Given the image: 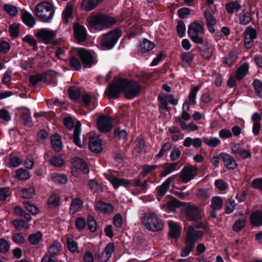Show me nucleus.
Masks as SVG:
<instances>
[{
  "instance_id": "1",
  "label": "nucleus",
  "mask_w": 262,
  "mask_h": 262,
  "mask_svg": "<svg viewBox=\"0 0 262 262\" xmlns=\"http://www.w3.org/2000/svg\"><path fill=\"white\" fill-rule=\"evenodd\" d=\"M116 19L112 16L98 14L89 18V27L92 31H102L114 25Z\"/></svg>"
},
{
  "instance_id": "2",
  "label": "nucleus",
  "mask_w": 262,
  "mask_h": 262,
  "mask_svg": "<svg viewBox=\"0 0 262 262\" xmlns=\"http://www.w3.org/2000/svg\"><path fill=\"white\" fill-rule=\"evenodd\" d=\"M107 179L111 183L115 189H117L120 186H123L126 188L138 187L140 188L139 193L144 192L147 189V181H144L143 182H142L140 179L131 180L118 178L113 176L108 177Z\"/></svg>"
},
{
  "instance_id": "3",
  "label": "nucleus",
  "mask_w": 262,
  "mask_h": 262,
  "mask_svg": "<svg viewBox=\"0 0 262 262\" xmlns=\"http://www.w3.org/2000/svg\"><path fill=\"white\" fill-rule=\"evenodd\" d=\"M35 11L36 16L45 23L50 22L54 14L52 5L46 2L39 3L36 6Z\"/></svg>"
},
{
  "instance_id": "4",
  "label": "nucleus",
  "mask_w": 262,
  "mask_h": 262,
  "mask_svg": "<svg viewBox=\"0 0 262 262\" xmlns=\"http://www.w3.org/2000/svg\"><path fill=\"white\" fill-rule=\"evenodd\" d=\"M121 31L118 29L110 31L100 37L101 45L107 50L113 49L121 36Z\"/></svg>"
},
{
  "instance_id": "5",
  "label": "nucleus",
  "mask_w": 262,
  "mask_h": 262,
  "mask_svg": "<svg viewBox=\"0 0 262 262\" xmlns=\"http://www.w3.org/2000/svg\"><path fill=\"white\" fill-rule=\"evenodd\" d=\"M204 31V24L202 21H194L188 28V34L190 39L198 44H202L203 42V38L199 35L203 34Z\"/></svg>"
},
{
  "instance_id": "6",
  "label": "nucleus",
  "mask_w": 262,
  "mask_h": 262,
  "mask_svg": "<svg viewBox=\"0 0 262 262\" xmlns=\"http://www.w3.org/2000/svg\"><path fill=\"white\" fill-rule=\"evenodd\" d=\"M142 222L148 230L152 231L160 230L163 226L162 221L154 213L145 214L142 219Z\"/></svg>"
},
{
  "instance_id": "7",
  "label": "nucleus",
  "mask_w": 262,
  "mask_h": 262,
  "mask_svg": "<svg viewBox=\"0 0 262 262\" xmlns=\"http://www.w3.org/2000/svg\"><path fill=\"white\" fill-rule=\"evenodd\" d=\"M120 84L122 85V91L124 93L125 97L127 99L135 98L140 92V86L135 81L122 79Z\"/></svg>"
},
{
  "instance_id": "8",
  "label": "nucleus",
  "mask_w": 262,
  "mask_h": 262,
  "mask_svg": "<svg viewBox=\"0 0 262 262\" xmlns=\"http://www.w3.org/2000/svg\"><path fill=\"white\" fill-rule=\"evenodd\" d=\"M204 227L205 225L203 223L195 227L189 226L186 233V241L195 244L196 241L202 237L204 233L203 231L199 228H203Z\"/></svg>"
},
{
  "instance_id": "9",
  "label": "nucleus",
  "mask_w": 262,
  "mask_h": 262,
  "mask_svg": "<svg viewBox=\"0 0 262 262\" xmlns=\"http://www.w3.org/2000/svg\"><path fill=\"white\" fill-rule=\"evenodd\" d=\"M184 212L189 221H196L201 218V209L195 205L188 204L184 208Z\"/></svg>"
},
{
  "instance_id": "10",
  "label": "nucleus",
  "mask_w": 262,
  "mask_h": 262,
  "mask_svg": "<svg viewBox=\"0 0 262 262\" xmlns=\"http://www.w3.org/2000/svg\"><path fill=\"white\" fill-rule=\"evenodd\" d=\"M77 54L84 68H90L95 63L93 55L88 50L84 48H79L77 49Z\"/></svg>"
},
{
  "instance_id": "11",
  "label": "nucleus",
  "mask_w": 262,
  "mask_h": 262,
  "mask_svg": "<svg viewBox=\"0 0 262 262\" xmlns=\"http://www.w3.org/2000/svg\"><path fill=\"white\" fill-rule=\"evenodd\" d=\"M198 168L192 165H187L183 167L180 174V177L184 183H188L196 175Z\"/></svg>"
},
{
  "instance_id": "12",
  "label": "nucleus",
  "mask_w": 262,
  "mask_h": 262,
  "mask_svg": "<svg viewBox=\"0 0 262 262\" xmlns=\"http://www.w3.org/2000/svg\"><path fill=\"white\" fill-rule=\"evenodd\" d=\"M89 139V147L90 149L94 152L99 153L102 151L101 141L99 137L94 133L88 135Z\"/></svg>"
},
{
  "instance_id": "13",
  "label": "nucleus",
  "mask_w": 262,
  "mask_h": 262,
  "mask_svg": "<svg viewBox=\"0 0 262 262\" xmlns=\"http://www.w3.org/2000/svg\"><path fill=\"white\" fill-rule=\"evenodd\" d=\"M97 125L98 129L102 132H108L113 127L112 119L105 115L98 117Z\"/></svg>"
},
{
  "instance_id": "14",
  "label": "nucleus",
  "mask_w": 262,
  "mask_h": 262,
  "mask_svg": "<svg viewBox=\"0 0 262 262\" xmlns=\"http://www.w3.org/2000/svg\"><path fill=\"white\" fill-rule=\"evenodd\" d=\"M122 82V79H118L110 85L106 91L109 98L115 99L118 98L120 93L122 91L123 87L120 84Z\"/></svg>"
},
{
  "instance_id": "15",
  "label": "nucleus",
  "mask_w": 262,
  "mask_h": 262,
  "mask_svg": "<svg viewBox=\"0 0 262 262\" xmlns=\"http://www.w3.org/2000/svg\"><path fill=\"white\" fill-rule=\"evenodd\" d=\"M73 168L72 169V173L75 177L78 176L76 169H78L84 173H88L89 172V168L84 161L79 158H75L73 160Z\"/></svg>"
},
{
  "instance_id": "16",
  "label": "nucleus",
  "mask_w": 262,
  "mask_h": 262,
  "mask_svg": "<svg viewBox=\"0 0 262 262\" xmlns=\"http://www.w3.org/2000/svg\"><path fill=\"white\" fill-rule=\"evenodd\" d=\"M175 176H172L168 177L162 184L161 186L158 187L156 190L157 196V199L159 201L161 200V198L164 195L167 190L170 187V185L172 181V180L174 179Z\"/></svg>"
},
{
  "instance_id": "17",
  "label": "nucleus",
  "mask_w": 262,
  "mask_h": 262,
  "mask_svg": "<svg viewBox=\"0 0 262 262\" xmlns=\"http://www.w3.org/2000/svg\"><path fill=\"white\" fill-rule=\"evenodd\" d=\"M55 35L53 31L46 29H39L37 31V37L39 38L45 43H50Z\"/></svg>"
},
{
  "instance_id": "18",
  "label": "nucleus",
  "mask_w": 262,
  "mask_h": 262,
  "mask_svg": "<svg viewBox=\"0 0 262 262\" xmlns=\"http://www.w3.org/2000/svg\"><path fill=\"white\" fill-rule=\"evenodd\" d=\"M158 98L161 105L164 107L168 104L176 105L178 103V100L174 98L173 94L161 93L159 94Z\"/></svg>"
},
{
  "instance_id": "19",
  "label": "nucleus",
  "mask_w": 262,
  "mask_h": 262,
  "mask_svg": "<svg viewBox=\"0 0 262 262\" xmlns=\"http://www.w3.org/2000/svg\"><path fill=\"white\" fill-rule=\"evenodd\" d=\"M256 36V32L255 29L249 28L246 30L245 32L244 42L245 45L247 49H250L252 47Z\"/></svg>"
},
{
  "instance_id": "20",
  "label": "nucleus",
  "mask_w": 262,
  "mask_h": 262,
  "mask_svg": "<svg viewBox=\"0 0 262 262\" xmlns=\"http://www.w3.org/2000/svg\"><path fill=\"white\" fill-rule=\"evenodd\" d=\"M220 156L222 159L225 166L228 169H234L237 164L234 158L229 154L222 152Z\"/></svg>"
},
{
  "instance_id": "21",
  "label": "nucleus",
  "mask_w": 262,
  "mask_h": 262,
  "mask_svg": "<svg viewBox=\"0 0 262 262\" xmlns=\"http://www.w3.org/2000/svg\"><path fill=\"white\" fill-rule=\"evenodd\" d=\"M114 251V244L113 243H108L105 249L103 250L99 259L101 262H106L111 257Z\"/></svg>"
},
{
  "instance_id": "22",
  "label": "nucleus",
  "mask_w": 262,
  "mask_h": 262,
  "mask_svg": "<svg viewBox=\"0 0 262 262\" xmlns=\"http://www.w3.org/2000/svg\"><path fill=\"white\" fill-rule=\"evenodd\" d=\"M74 33L75 38L79 41H83L86 38V30L83 26L78 23H76L74 25Z\"/></svg>"
},
{
  "instance_id": "23",
  "label": "nucleus",
  "mask_w": 262,
  "mask_h": 262,
  "mask_svg": "<svg viewBox=\"0 0 262 262\" xmlns=\"http://www.w3.org/2000/svg\"><path fill=\"white\" fill-rule=\"evenodd\" d=\"M204 16L206 20L209 31L211 33H213L215 31L214 26L216 23V19L208 10H205L204 11Z\"/></svg>"
},
{
  "instance_id": "24",
  "label": "nucleus",
  "mask_w": 262,
  "mask_h": 262,
  "mask_svg": "<svg viewBox=\"0 0 262 262\" xmlns=\"http://www.w3.org/2000/svg\"><path fill=\"white\" fill-rule=\"evenodd\" d=\"M96 209L104 214H110L114 210L113 206L110 203H106L103 201L98 202L95 205Z\"/></svg>"
},
{
  "instance_id": "25",
  "label": "nucleus",
  "mask_w": 262,
  "mask_h": 262,
  "mask_svg": "<svg viewBox=\"0 0 262 262\" xmlns=\"http://www.w3.org/2000/svg\"><path fill=\"white\" fill-rule=\"evenodd\" d=\"M169 228V235L171 237L177 238L181 233V227L176 223L172 221L168 222Z\"/></svg>"
},
{
  "instance_id": "26",
  "label": "nucleus",
  "mask_w": 262,
  "mask_h": 262,
  "mask_svg": "<svg viewBox=\"0 0 262 262\" xmlns=\"http://www.w3.org/2000/svg\"><path fill=\"white\" fill-rule=\"evenodd\" d=\"M103 0H83L81 5V9L85 11H91L95 9Z\"/></svg>"
},
{
  "instance_id": "27",
  "label": "nucleus",
  "mask_w": 262,
  "mask_h": 262,
  "mask_svg": "<svg viewBox=\"0 0 262 262\" xmlns=\"http://www.w3.org/2000/svg\"><path fill=\"white\" fill-rule=\"evenodd\" d=\"M155 47L154 42L147 39H143L139 46V50L143 53H146L152 50Z\"/></svg>"
},
{
  "instance_id": "28",
  "label": "nucleus",
  "mask_w": 262,
  "mask_h": 262,
  "mask_svg": "<svg viewBox=\"0 0 262 262\" xmlns=\"http://www.w3.org/2000/svg\"><path fill=\"white\" fill-rule=\"evenodd\" d=\"M80 122L77 121L76 122V125L74 128V134L73 136V141L76 145H77L79 147L82 148L83 146V144L81 142L79 138L80 134Z\"/></svg>"
},
{
  "instance_id": "29",
  "label": "nucleus",
  "mask_w": 262,
  "mask_h": 262,
  "mask_svg": "<svg viewBox=\"0 0 262 262\" xmlns=\"http://www.w3.org/2000/svg\"><path fill=\"white\" fill-rule=\"evenodd\" d=\"M179 169L178 164L176 163H168L164 166L163 170L160 173L162 177H166L174 171Z\"/></svg>"
},
{
  "instance_id": "30",
  "label": "nucleus",
  "mask_w": 262,
  "mask_h": 262,
  "mask_svg": "<svg viewBox=\"0 0 262 262\" xmlns=\"http://www.w3.org/2000/svg\"><path fill=\"white\" fill-rule=\"evenodd\" d=\"M73 7L71 4H68L62 12V19L66 24L73 18Z\"/></svg>"
},
{
  "instance_id": "31",
  "label": "nucleus",
  "mask_w": 262,
  "mask_h": 262,
  "mask_svg": "<svg viewBox=\"0 0 262 262\" xmlns=\"http://www.w3.org/2000/svg\"><path fill=\"white\" fill-rule=\"evenodd\" d=\"M51 141L53 149L59 151L62 149V142L60 136L58 134H55L51 136Z\"/></svg>"
},
{
  "instance_id": "32",
  "label": "nucleus",
  "mask_w": 262,
  "mask_h": 262,
  "mask_svg": "<svg viewBox=\"0 0 262 262\" xmlns=\"http://www.w3.org/2000/svg\"><path fill=\"white\" fill-rule=\"evenodd\" d=\"M35 193V187L34 186H29L22 189L20 192V195L24 199H30L34 196Z\"/></svg>"
},
{
  "instance_id": "33",
  "label": "nucleus",
  "mask_w": 262,
  "mask_h": 262,
  "mask_svg": "<svg viewBox=\"0 0 262 262\" xmlns=\"http://www.w3.org/2000/svg\"><path fill=\"white\" fill-rule=\"evenodd\" d=\"M51 179L55 183L60 184H66L68 180L66 175L57 173H52L51 175Z\"/></svg>"
},
{
  "instance_id": "34",
  "label": "nucleus",
  "mask_w": 262,
  "mask_h": 262,
  "mask_svg": "<svg viewBox=\"0 0 262 262\" xmlns=\"http://www.w3.org/2000/svg\"><path fill=\"white\" fill-rule=\"evenodd\" d=\"M61 250V246L57 241H54L48 248V253L57 256Z\"/></svg>"
},
{
  "instance_id": "35",
  "label": "nucleus",
  "mask_w": 262,
  "mask_h": 262,
  "mask_svg": "<svg viewBox=\"0 0 262 262\" xmlns=\"http://www.w3.org/2000/svg\"><path fill=\"white\" fill-rule=\"evenodd\" d=\"M83 202L79 199H75L73 200L71 204L70 208V212L71 214H75V213L79 211L82 207Z\"/></svg>"
},
{
  "instance_id": "36",
  "label": "nucleus",
  "mask_w": 262,
  "mask_h": 262,
  "mask_svg": "<svg viewBox=\"0 0 262 262\" xmlns=\"http://www.w3.org/2000/svg\"><path fill=\"white\" fill-rule=\"evenodd\" d=\"M251 224L255 226L262 225V212L256 211L253 213L250 217Z\"/></svg>"
},
{
  "instance_id": "37",
  "label": "nucleus",
  "mask_w": 262,
  "mask_h": 262,
  "mask_svg": "<svg viewBox=\"0 0 262 262\" xmlns=\"http://www.w3.org/2000/svg\"><path fill=\"white\" fill-rule=\"evenodd\" d=\"M21 18L24 23L30 28H32L35 24L34 17L29 12H24L22 15Z\"/></svg>"
},
{
  "instance_id": "38",
  "label": "nucleus",
  "mask_w": 262,
  "mask_h": 262,
  "mask_svg": "<svg viewBox=\"0 0 262 262\" xmlns=\"http://www.w3.org/2000/svg\"><path fill=\"white\" fill-rule=\"evenodd\" d=\"M252 19L250 13L243 11L239 15V23L243 25H247L250 23Z\"/></svg>"
},
{
  "instance_id": "39",
  "label": "nucleus",
  "mask_w": 262,
  "mask_h": 262,
  "mask_svg": "<svg viewBox=\"0 0 262 262\" xmlns=\"http://www.w3.org/2000/svg\"><path fill=\"white\" fill-rule=\"evenodd\" d=\"M248 70V64H243L237 70L236 78L238 80L242 79L247 74Z\"/></svg>"
},
{
  "instance_id": "40",
  "label": "nucleus",
  "mask_w": 262,
  "mask_h": 262,
  "mask_svg": "<svg viewBox=\"0 0 262 262\" xmlns=\"http://www.w3.org/2000/svg\"><path fill=\"white\" fill-rule=\"evenodd\" d=\"M201 86H195L191 88L188 97V104H195L196 103V96Z\"/></svg>"
},
{
  "instance_id": "41",
  "label": "nucleus",
  "mask_w": 262,
  "mask_h": 262,
  "mask_svg": "<svg viewBox=\"0 0 262 262\" xmlns=\"http://www.w3.org/2000/svg\"><path fill=\"white\" fill-rule=\"evenodd\" d=\"M13 225L17 230L21 231L29 228V225L22 219H16L13 221Z\"/></svg>"
},
{
  "instance_id": "42",
  "label": "nucleus",
  "mask_w": 262,
  "mask_h": 262,
  "mask_svg": "<svg viewBox=\"0 0 262 262\" xmlns=\"http://www.w3.org/2000/svg\"><path fill=\"white\" fill-rule=\"evenodd\" d=\"M241 8V6L235 1L226 4V9L228 13L232 14L235 12L238 11Z\"/></svg>"
},
{
  "instance_id": "43",
  "label": "nucleus",
  "mask_w": 262,
  "mask_h": 262,
  "mask_svg": "<svg viewBox=\"0 0 262 262\" xmlns=\"http://www.w3.org/2000/svg\"><path fill=\"white\" fill-rule=\"evenodd\" d=\"M30 177L29 172L23 168H19L16 171L15 178L20 180H27Z\"/></svg>"
},
{
  "instance_id": "44",
  "label": "nucleus",
  "mask_w": 262,
  "mask_h": 262,
  "mask_svg": "<svg viewBox=\"0 0 262 262\" xmlns=\"http://www.w3.org/2000/svg\"><path fill=\"white\" fill-rule=\"evenodd\" d=\"M237 57V54L235 51L231 52L225 58L224 63L228 66H232Z\"/></svg>"
},
{
  "instance_id": "45",
  "label": "nucleus",
  "mask_w": 262,
  "mask_h": 262,
  "mask_svg": "<svg viewBox=\"0 0 262 262\" xmlns=\"http://www.w3.org/2000/svg\"><path fill=\"white\" fill-rule=\"evenodd\" d=\"M42 234L40 232L30 234L29 236V241L32 245H37L42 238Z\"/></svg>"
},
{
  "instance_id": "46",
  "label": "nucleus",
  "mask_w": 262,
  "mask_h": 262,
  "mask_svg": "<svg viewBox=\"0 0 262 262\" xmlns=\"http://www.w3.org/2000/svg\"><path fill=\"white\" fill-rule=\"evenodd\" d=\"M182 64L184 67H189L192 62L193 58L192 54L189 52L184 53L181 57Z\"/></svg>"
},
{
  "instance_id": "47",
  "label": "nucleus",
  "mask_w": 262,
  "mask_h": 262,
  "mask_svg": "<svg viewBox=\"0 0 262 262\" xmlns=\"http://www.w3.org/2000/svg\"><path fill=\"white\" fill-rule=\"evenodd\" d=\"M186 247L182 249L181 252V256L182 257H186L189 254L190 252L193 250L195 244L186 241Z\"/></svg>"
},
{
  "instance_id": "48",
  "label": "nucleus",
  "mask_w": 262,
  "mask_h": 262,
  "mask_svg": "<svg viewBox=\"0 0 262 262\" xmlns=\"http://www.w3.org/2000/svg\"><path fill=\"white\" fill-rule=\"evenodd\" d=\"M182 110L183 111L181 115L182 119L186 121L190 120L191 116L190 114L188 112L190 110V106L188 102H185L183 103Z\"/></svg>"
},
{
  "instance_id": "49",
  "label": "nucleus",
  "mask_w": 262,
  "mask_h": 262,
  "mask_svg": "<svg viewBox=\"0 0 262 262\" xmlns=\"http://www.w3.org/2000/svg\"><path fill=\"white\" fill-rule=\"evenodd\" d=\"M211 207L214 210H219L223 206V201L220 196H215L211 200Z\"/></svg>"
},
{
  "instance_id": "50",
  "label": "nucleus",
  "mask_w": 262,
  "mask_h": 262,
  "mask_svg": "<svg viewBox=\"0 0 262 262\" xmlns=\"http://www.w3.org/2000/svg\"><path fill=\"white\" fill-rule=\"evenodd\" d=\"M50 164L56 167H61L64 164V161L61 157H53L50 161Z\"/></svg>"
},
{
  "instance_id": "51",
  "label": "nucleus",
  "mask_w": 262,
  "mask_h": 262,
  "mask_svg": "<svg viewBox=\"0 0 262 262\" xmlns=\"http://www.w3.org/2000/svg\"><path fill=\"white\" fill-rule=\"evenodd\" d=\"M204 142L208 146L212 147H216L221 143V141L216 137L205 138Z\"/></svg>"
},
{
  "instance_id": "52",
  "label": "nucleus",
  "mask_w": 262,
  "mask_h": 262,
  "mask_svg": "<svg viewBox=\"0 0 262 262\" xmlns=\"http://www.w3.org/2000/svg\"><path fill=\"white\" fill-rule=\"evenodd\" d=\"M4 10L8 14L12 16H16L18 13V9L16 7L9 4L4 6Z\"/></svg>"
},
{
  "instance_id": "53",
  "label": "nucleus",
  "mask_w": 262,
  "mask_h": 262,
  "mask_svg": "<svg viewBox=\"0 0 262 262\" xmlns=\"http://www.w3.org/2000/svg\"><path fill=\"white\" fill-rule=\"evenodd\" d=\"M253 84L257 95L262 98V82L258 79H255Z\"/></svg>"
},
{
  "instance_id": "54",
  "label": "nucleus",
  "mask_w": 262,
  "mask_h": 262,
  "mask_svg": "<svg viewBox=\"0 0 262 262\" xmlns=\"http://www.w3.org/2000/svg\"><path fill=\"white\" fill-rule=\"evenodd\" d=\"M246 225V220L244 219L236 221L233 225V230L235 232L240 231Z\"/></svg>"
},
{
  "instance_id": "55",
  "label": "nucleus",
  "mask_w": 262,
  "mask_h": 262,
  "mask_svg": "<svg viewBox=\"0 0 262 262\" xmlns=\"http://www.w3.org/2000/svg\"><path fill=\"white\" fill-rule=\"evenodd\" d=\"M214 185L220 191L226 190L228 188V183L221 179L216 180L214 182Z\"/></svg>"
},
{
  "instance_id": "56",
  "label": "nucleus",
  "mask_w": 262,
  "mask_h": 262,
  "mask_svg": "<svg viewBox=\"0 0 262 262\" xmlns=\"http://www.w3.org/2000/svg\"><path fill=\"white\" fill-rule=\"evenodd\" d=\"M22 163L21 159L17 157H12L10 158L8 162V166L11 168H14L19 166Z\"/></svg>"
},
{
  "instance_id": "57",
  "label": "nucleus",
  "mask_w": 262,
  "mask_h": 262,
  "mask_svg": "<svg viewBox=\"0 0 262 262\" xmlns=\"http://www.w3.org/2000/svg\"><path fill=\"white\" fill-rule=\"evenodd\" d=\"M59 196L56 194H52L48 199V205L54 207H56L59 203Z\"/></svg>"
},
{
  "instance_id": "58",
  "label": "nucleus",
  "mask_w": 262,
  "mask_h": 262,
  "mask_svg": "<svg viewBox=\"0 0 262 262\" xmlns=\"http://www.w3.org/2000/svg\"><path fill=\"white\" fill-rule=\"evenodd\" d=\"M70 64L73 69L78 71L81 68V64L78 59L75 57H71L70 59Z\"/></svg>"
},
{
  "instance_id": "59",
  "label": "nucleus",
  "mask_w": 262,
  "mask_h": 262,
  "mask_svg": "<svg viewBox=\"0 0 262 262\" xmlns=\"http://www.w3.org/2000/svg\"><path fill=\"white\" fill-rule=\"evenodd\" d=\"M69 94L70 98L72 100L77 99L79 98L80 95L79 90L73 86L69 88Z\"/></svg>"
},
{
  "instance_id": "60",
  "label": "nucleus",
  "mask_w": 262,
  "mask_h": 262,
  "mask_svg": "<svg viewBox=\"0 0 262 262\" xmlns=\"http://www.w3.org/2000/svg\"><path fill=\"white\" fill-rule=\"evenodd\" d=\"M19 25L18 24H13L9 26V32L11 35L16 38L19 34Z\"/></svg>"
},
{
  "instance_id": "61",
  "label": "nucleus",
  "mask_w": 262,
  "mask_h": 262,
  "mask_svg": "<svg viewBox=\"0 0 262 262\" xmlns=\"http://www.w3.org/2000/svg\"><path fill=\"white\" fill-rule=\"evenodd\" d=\"M89 185L90 189L94 192H99L101 191V186L95 180H91L89 183Z\"/></svg>"
},
{
  "instance_id": "62",
  "label": "nucleus",
  "mask_w": 262,
  "mask_h": 262,
  "mask_svg": "<svg viewBox=\"0 0 262 262\" xmlns=\"http://www.w3.org/2000/svg\"><path fill=\"white\" fill-rule=\"evenodd\" d=\"M11 192L9 187H3L0 188V200H5L10 195Z\"/></svg>"
},
{
  "instance_id": "63",
  "label": "nucleus",
  "mask_w": 262,
  "mask_h": 262,
  "mask_svg": "<svg viewBox=\"0 0 262 262\" xmlns=\"http://www.w3.org/2000/svg\"><path fill=\"white\" fill-rule=\"evenodd\" d=\"M10 249L9 243L3 238L0 239V251L2 253H7Z\"/></svg>"
},
{
  "instance_id": "64",
  "label": "nucleus",
  "mask_w": 262,
  "mask_h": 262,
  "mask_svg": "<svg viewBox=\"0 0 262 262\" xmlns=\"http://www.w3.org/2000/svg\"><path fill=\"white\" fill-rule=\"evenodd\" d=\"M63 122L65 126L69 129L73 128L74 125V121L73 118L70 116H66L63 119Z\"/></svg>"
}]
</instances>
